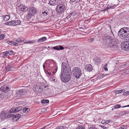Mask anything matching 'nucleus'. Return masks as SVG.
Masks as SVG:
<instances>
[{
	"mask_svg": "<svg viewBox=\"0 0 129 129\" xmlns=\"http://www.w3.org/2000/svg\"><path fill=\"white\" fill-rule=\"evenodd\" d=\"M71 71L68 64L66 62H63L60 74L61 81L64 82H68L71 79Z\"/></svg>",
	"mask_w": 129,
	"mask_h": 129,
	"instance_id": "nucleus-1",
	"label": "nucleus"
},
{
	"mask_svg": "<svg viewBox=\"0 0 129 129\" xmlns=\"http://www.w3.org/2000/svg\"><path fill=\"white\" fill-rule=\"evenodd\" d=\"M44 70L46 69L48 72L52 73L54 74L56 72L57 67L56 63L52 59H50L47 60L43 65Z\"/></svg>",
	"mask_w": 129,
	"mask_h": 129,
	"instance_id": "nucleus-2",
	"label": "nucleus"
},
{
	"mask_svg": "<svg viewBox=\"0 0 129 129\" xmlns=\"http://www.w3.org/2000/svg\"><path fill=\"white\" fill-rule=\"evenodd\" d=\"M103 40L104 41H106L107 43L110 47L114 46L116 44V42H113L111 37L109 36H107L104 37L103 38Z\"/></svg>",
	"mask_w": 129,
	"mask_h": 129,
	"instance_id": "nucleus-3",
	"label": "nucleus"
},
{
	"mask_svg": "<svg viewBox=\"0 0 129 129\" xmlns=\"http://www.w3.org/2000/svg\"><path fill=\"white\" fill-rule=\"evenodd\" d=\"M81 70L78 67H74L73 69V74L76 79H78L80 77L81 74Z\"/></svg>",
	"mask_w": 129,
	"mask_h": 129,
	"instance_id": "nucleus-4",
	"label": "nucleus"
},
{
	"mask_svg": "<svg viewBox=\"0 0 129 129\" xmlns=\"http://www.w3.org/2000/svg\"><path fill=\"white\" fill-rule=\"evenodd\" d=\"M65 7L64 4L63 3L59 4L57 6L56 10L57 13H63L65 10Z\"/></svg>",
	"mask_w": 129,
	"mask_h": 129,
	"instance_id": "nucleus-5",
	"label": "nucleus"
},
{
	"mask_svg": "<svg viewBox=\"0 0 129 129\" xmlns=\"http://www.w3.org/2000/svg\"><path fill=\"white\" fill-rule=\"evenodd\" d=\"M125 33L123 31L122 28H121L118 31V36L121 39L127 40H129V38L128 37Z\"/></svg>",
	"mask_w": 129,
	"mask_h": 129,
	"instance_id": "nucleus-6",
	"label": "nucleus"
},
{
	"mask_svg": "<svg viewBox=\"0 0 129 129\" xmlns=\"http://www.w3.org/2000/svg\"><path fill=\"white\" fill-rule=\"evenodd\" d=\"M29 13L26 15V17L31 18L37 13V10L34 7H31L29 8Z\"/></svg>",
	"mask_w": 129,
	"mask_h": 129,
	"instance_id": "nucleus-7",
	"label": "nucleus"
},
{
	"mask_svg": "<svg viewBox=\"0 0 129 129\" xmlns=\"http://www.w3.org/2000/svg\"><path fill=\"white\" fill-rule=\"evenodd\" d=\"M26 93L25 90L24 89H21L18 91L16 94V96L18 97L17 98H22L24 96V95Z\"/></svg>",
	"mask_w": 129,
	"mask_h": 129,
	"instance_id": "nucleus-8",
	"label": "nucleus"
},
{
	"mask_svg": "<svg viewBox=\"0 0 129 129\" xmlns=\"http://www.w3.org/2000/svg\"><path fill=\"white\" fill-rule=\"evenodd\" d=\"M122 48L125 51H129V42H124L121 44Z\"/></svg>",
	"mask_w": 129,
	"mask_h": 129,
	"instance_id": "nucleus-9",
	"label": "nucleus"
},
{
	"mask_svg": "<svg viewBox=\"0 0 129 129\" xmlns=\"http://www.w3.org/2000/svg\"><path fill=\"white\" fill-rule=\"evenodd\" d=\"M22 109V107L19 106L17 108L14 107L11 109L9 111L10 113H12L19 112Z\"/></svg>",
	"mask_w": 129,
	"mask_h": 129,
	"instance_id": "nucleus-10",
	"label": "nucleus"
},
{
	"mask_svg": "<svg viewBox=\"0 0 129 129\" xmlns=\"http://www.w3.org/2000/svg\"><path fill=\"white\" fill-rule=\"evenodd\" d=\"M85 69L86 71L90 72L92 71L93 70V68L90 64H87L85 66Z\"/></svg>",
	"mask_w": 129,
	"mask_h": 129,
	"instance_id": "nucleus-11",
	"label": "nucleus"
},
{
	"mask_svg": "<svg viewBox=\"0 0 129 129\" xmlns=\"http://www.w3.org/2000/svg\"><path fill=\"white\" fill-rule=\"evenodd\" d=\"M34 91L37 93H40L42 92L43 90V89L41 86H36L34 89Z\"/></svg>",
	"mask_w": 129,
	"mask_h": 129,
	"instance_id": "nucleus-12",
	"label": "nucleus"
},
{
	"mask_svg": "<svg viewBox=\"0 0 129 129\" xmlns=\"http://www.w3.org/2000/svg\"><path fill=\"white\" fill-rule=\"evenodd\" d=\"M58 3V0H50L48 4L50 5L53 6L56 5Z\"/></svg>",
	"mask_w": 129,
	"mask_h": 129,
	"instance_id": "nucleus-13",
	"label": "nucleus"
},
{
	"mask_svg": "<svg viewBox=\"0 0 129 129\" xmlns=\"http://www.w3.org/2000/svg\"><path fill=\"white\" fill-rule=\"evenodd\" d=\"M19 10L23 11H26L28 10L27 8L23 5H20L19 7Z\"/></svg>",
	"mask_w": 129,
	"mask_h": 129,
	"instance_id": "nucleus-14",
	"label": "nucleus"
},
{
	"mask_svg": "<svg viewBox=\"0 0 129 129\" xmlns=\"http://www.w3.org/2000/svg\"><path fill=\"white\" fill-rule=\"evenodd\" d=\"M21 115L19 114H18L13 117L12 119V121H16L18 120L20 117Z\"/></svg>",
	"mask_w": 129,
	"mask_h": 129,
	"instance_id": "nucleus-15",
	"label": "nucleus"
},
{
	"mask_svg": "<svg viewBox=\"0 0 129 129\" xmlns=\"http://www.w3.org/2000/svg\"><path fill=\"white\" fill-rule=\"evenodd\" d=\"M9 88L8 87L4 85L1 87V91L4 92H7L9 90Z\"/></svg>",
	"mask_w": 129,
	"mask_h": 129,
	"instance_id": "nucleus-16",
	"label": "nucleus"
},
{
	"mask_svg": "<svg viewBox=\"0 0 129 129\" xmlns=\"http://www.w3.org/2000/svg\"><path fill=\"white\" fill-rule=\"evenodd\" d=\"M14 52V51L11 50H9L5 52H4L3 54H4L3 55H12Z\"/></svg>",
	"mask_w": 129,
	"mask_h": 129,
	"instance_id": "nucleus-17",
	"label": "nucleus"
},
{
	"mask_svg": "<svg viewBox=\"0 0 129 129\" xmlns=\"http://www.w3.org/2000/svg\"><path fill=\"white\" fill-rule=\"evenodd\" d=\"M122 28L123 31L125 33V35H127L129 38V28L125 27Z\"/></svg>",
	"mask_w": 129,
	"mask_h": 129,
	"instance_id": "nucleus-18",
	"label": "nucleus"
},
{
	"mask_svg": "<svg viewBox=\"0 0 129 129\" xmlns=\"http://www.w3.org/2000/svg\"><path fill=\"white\" fill-rule=\"evenodd\" d=\"M53 48L54 50H62L64 49V47L58 45L53 47Z\"/></svg>",
	"mask_w": 129,
	"mask_h": 129,
	"instance_id": "nucleus-19",
	"label": "nucleus"
},
{
	"mask_svg": "<svg viewBox=\"0 0 129 129\" xmlns=\"http://www.w3.org/2000/svg\"><path fill=\"white\" fill-rule=\"evenodd\" d=\"M101 58L99 57H96L94 59L95 63L97 65L101 63Z\"/></svg>",
	"mask_w": 129,
	"mask_h": 129,
	"instance_id": "nucleus-20",
	"label": "nucleus"
},
{
	"mask_svg": "<svg viewBox=\"0 0 129 129\" xmlns=\"http://www.w3.org/2000/svg\"><path fill=\"white\" fill-rule=\"evenodd\" d=\"M5 111H2L0 114V118L2 120H4L5 119Z\"/></svg>",
	"mask_w": 129,
	"mask_h": 129,
	"instance_id": "nucleus-21",
	"label": "nucleus"
},
{
	"mask_svg": "<svg viewBox=\"0 0 129 129\" xmlns=\"http://www.w3.org/2000/svg\"><path fill=\"white\" fill-rule=\"evenodd\" d=\"M47 38L46 37H42L38 39V42L39 43H40L44 41L47 39Z\"/></svg>",
	"mask_w": 129,
	"mask_h": 129,
	"instance_id": "nucleus-22",
	"label": "nucleus"
},
{
	"mask_svg": "<svg viewBox=\"0 0 129 129\" xmlns=\"http://www.w3.org/2000/svg\"><path fill=\"white\" fill-rule=\"evenodd\" d=\"M6 71L7 72L9 71H12L14 70L13 68L9 65H8L6 67Z\"/></svg>",
	"mask_w": 129,
	"mask_h": 129,
	"instance_id": "nucleus-23",
	"label": "nucleus"
},
{
	"mask_svg": "<svg viewBox=\"0 0 129 129\" xmlns=\"http://www.w3.org/2000/svg\"><path fill=\"white\" fill-rule=\"evenodd\" d=\"M13 115L11 114H9L7 113H5V119L13 117Z\"/></svg>",
	"mask_w": 129,
	"mask_h": 129,
	"instance_id": "nucleus-24",
	"label": "nucleus"
},
{
	"mask_svg": "<svg viewBox=\"0 0 129 129\" xmlns=\"http://www.w3.org/2000/svg\"><path fill=\"white\" fill-rule=\"evenodd\" d=\"M117 5H116V4H114L111 3V4L108 5V8L110 9H113Z\"/></svg>",
	"mask_w": 129,
	"mask_h": 129,
	"instance_id": "nucleus-25",
	"label": "nucleus"
},
{
	"mask_svg": "<svg viewBox=\"0 0 129 129\" xmlns=\"http://www.w3.org/2000/svg\"><path fill=\"white\" fill-rule=\"evenodd\" d=\"M13 23L14 25H18L21 24V22L19 20L13 21Z\"/></svg>",
	"mask_w": 129,
	"mask_h": 129,
	"instance_id": "nucleus-26",
	"label": "nucleus"
},
{
	"mask_svg": "<svg viewBox=\"0 0 129 129\" xmlns=\"http://www.w3.org/2000/svg\"><path fill=\"white\" fill-rule=\"evenodd\" d=\"M125 91L124 89L120 90H116L115 91V92L116 94H119L122 93Z\"/></svg>",
	"mask_w": 129,
	"mask_h": 129,
	"instance_id": "nucleus-27",
	"label": "nucleus"
},
{
	"mask_svg": "<svg viewBox=\"0 0 129 129\" xmlns=\"http://www.w3.org/2000/svg\"><path fill=\"white\" fill-rule=\"evenodd\" d=\"M50 89L49 88V86L47 85L46 86H44V91H46V93H47V91H50Z\"/></svg>",
	"mask_w": 129,
	"mask_h": 129,
	"instance_id": "nucleus-28",
	"label": "nucleus"
},
{
	"mask_svg": "<svg viewBox=\"0 0 129 129\" xmlns=\"http://www.w3.org/2000/svg\"><path fill=\"white\" fill-rule=\"evenodd\" d=\"M3 18L4 19V20L5 21H7L10 18V16L8 15L3 16Z\"/></svg>",
	"mask_w": 129,
	"mask_h": 129,
	"instance_id": "nucleus-29",
	"label": "nucleus"
},
{
	"mask_svg": "<svg viewBox=\"0 0 129 129\" xmlns=\"http://www.w3.org/2000/svg\"><path fill=\"white\" fill-rule=\"evenodd\" d=\"M24 40L23 38H19L16 40V42L18 43H21L24 41Z\"/></svg>",
	"mask_w": 129,
	"mask_h": 129,
	"instance_id": "nucleus-30",
	"label": "nucleus"
},
{
	"mask_svg": "<svg viewBox=\"0 0 129 129\" xmlns=\"http://www.w3.org/2000/svg\"><path fill=\"white\" fill-rule=\"evenodd\" d=\"M5 24L9 25H14L13 21L7 22Z\"/></svg>",
	"mask_w": 129,
	"mask_h": 129,
	"instance_id": "nucleus-31",
	"label": "nucleus"
},
{
	"mask_svg": "<svg viewBox=\"0 0 129 129\" xmlns=\"http://www.w3.org/2000/svg\"><path fill=\"white\" fill-rule=\"evenodd\" d=\"M49 102L48 100H44L43 99L41 101V102L42 104H47Z\"/></svg>",
	"mask_w": 129,
	"mask_h": 129,
	"instance_id": "nucleus-32",
	"label": "nucleus"
},
{
	"mask_svg": "<svg viewBox=\"0 0 129 129\" xmlns=\"http://www.w3.org/2000/svg\"><path fill=\"white\" fill-rule=\"evenodd\" d=\"M29 110L28 108H24L23 109V111L25 113H27Z\"/></svg>",
	"mask_w": 129,
	"mask_h": 129,
	"instance_id": "nucleus-33",
	"label": "nucleus"
},
{
	"mask_svg": "<svg viewBox=\"0 0 129 129\" xmlns=\"http://www.w3.org/2000/svg\"><path fill=\"white\" fill-rule=\"evenodd\" d=\"M42 13L45 18H47V15L49 14V13H48L47 12H45L43 11Z\"/></svg>",
	"mask_w": 129,
	"mask_h": 129,
	"instance_id": "nucleus-34",
	"label": "nucleus"
},
{
	"mask_svg": "<svg viewBox=\"0 0 129 129\" xmlns=\"http://www.w3.org/2000/svg\"><path fill=\"white\" fill-rule=\"evenodd\" d=\"M7 43H8L9 45H14V42L12 41H7Z\"/></svg>",
	"mask_w": 129,
	"mask_h": 129,
	"instance_id": "nucleus-35",
	"label": "nucleus"
},
{
	"mask_svg": "<svg viewBox=\"0 0 129 129\" xmlns=\"http://www.w3.org/2000/svg\"><path fill=\"white\" fill-rule=\"evenodd\" d=\"M76 129H85V127L81 125L79 126Z\"/></svg>",
	"mask_w": 129,
	"mask_h": 129,
	"instance_id": "nucleus-36",
	"label": "nucleus"
},
{
	"mask_svg": "<svg viewBox=\"0 0 129 129\" xmlns=\"http://www.w3.org/2000/svg\"><path fill=\"white\" fill-rule=\"evenodd\" d=\"M5 38V35L4 34H0V40H3Z\"/></svg>",
	"mask_w": 129,
	"mask_h": 129,
	"instance_id": "nucleus-37",
	"label": "nucleus"
},
{
	"mask_svg": "<svg viewBox=\"0 0 129 129\" xmlns=\"http://www.w3.org/2000/svg\"><path fill=\"white\" fill-rule=\"evenodd\" d=\"M126 126L125 125L122 126L120 127L119 129H126L127 128Z\"/></svg>",
	"mask_w": 129,
	"mask_h": 129,
	"instance_id": "nucleus-38",
	"label": "nucleus"
},
{
	"mask_svg": "<svg viewBox=\"0 0 129 129\" xmlns=\"http://www.w3.org/2000/svg\"><path fill=\"white\" fill-rule=\"evenodd\" d=\"M72 14H73V12L72 13H71L69 15H68L67 17V18L68 19L70 18L72 16L73 17V15H72Z\"/></svg>",
	"mask_w": 129,
	"mask_h": 129,
	"instance_id": "nucleus-39",
	"label": "nucleus"
},
{
	"mask_svg": "<svg viewBox=\"0 0 129 129\" xmlns=\"http://www.w3.org/2000/svg\"><path fill=\"white\" fill-rule=\"evenodd\" d=\"M107 64L106 63H105V65L103 67L104 68V69L105 71H107L108 69L106 67Z\"/></svg>",
	"mask_w": 129,
	"mask_h": 129,
	"instance_id": "nucleus-40",
	"label": "nucleus"
},
{
	"mask_svg": "<svg viewBox=\"0 0 129 129\" xmlns=\"http://www.w3.org/2000/svg\"><path fill=\"white\" fill-rule=\"evenodd\" d=\"M115 109H118L120 107V105H117L115 106Z\"/></svg>",
	"mask_w": 129,
	"mask_h": 129,
	"instance_id": "nucleus-41",
	"label": "nucleus"
},
{
	"mask_svg": "<svg viewBox=\"0 0 129 129\" xmlns=\"http://www.w3.org/2000/svg\"><path fill=\"white\" fill-rule=\"evenodd\" d=\"M124 95H128L129 94V91H126L123 93Z\"/></svg>",
	"mask_w": 129,
	"mask_h": 129,
	"instance_id": "nucleus-42",
	"label": "nucleus"
},
{
	"mask_svg": "<svg viewBox=\"0 0 129 129\" xmlns=\"http://www.w3.org/2000/svg\"><path fill=\"white\" fill-rule=\"evenodd\" d=\"M94 40V38H91V39H89L88 40V41L89 42H92V41H93Z\"/></svg>",
	"mask_w": 129,
	"mask_h": 129,
	"instance_id": "nucleus-43",
	"label": "nucleus"
},
{
	"mask_svg": "<svg viewBox=\"0 0 129 129\" xmlns=\"http://www.w3.org/2000/svg\"><path fill=\"white\" fill-rule=\"evenodd\" d=\"M100 126L102 128L104 129H107V127H106L104 126L100 125Z\"/></svg>",
	"mask_w": 129,
	"mask_h": 129,
	"instance_id": "nucleus-44",
	"label": "nucleus"
},
{
	"mask_svg": "<svg viewBox=\"0 0 129 129\" xmlns=\"http://www.w3.org/2000/svg\"><path fill=\"white\" fill-rule=\"evenodd\" d=\"M125 114H126V112L125 111L120 112L121 116L123 115H124Z\"/></svg>",
	"mask_w": 129,
	"mask_h": 129,
	"instance_id": "nucleus-45",
	"label": "nucleus"
},
{
	"mask_svg": "<svg viewBox=\"0 0 129 129\" xmlns=\"http://www.w3.org/2000/svg\"><path fill=\"white\" fill-rule=\"evenodd\" d=\"M89 129H97L94 126H92L90 127Z\"/></svg>",
	"mask_w": 129,
	"mask_h": 129,
	"instance_id": "nucleus-46",
	"label": "nucleus"
},
{
	"mask_svg": "<svg viewBox=\"0 0 129 129\" xmlns=\"http://www.w3.org/2000/svg\"><path fill=\"white\" fill-rule=\"evenodd\" d=\"M64 128V127H63V126H60L59 127H58V128H57V129H63Z\"/></svg>",
	"mask_w": 129,
	"mask_h": 129,
	"instance_id": "nucleus-47",
	"label": "nucleus"
},
{
	"mask_svg": "<svg viewBox=\"0 0 129 129\" xmlns=\"http://www.w3.org/2000/svg\"><path fill=\"white\" fill-rule=\"evenodd\" d=\"M50 80L51 81H55V79L53 78H51Z\"/></svg>",
	"mask_w": 129,
	"mask_h": 129,
	"instance_id": "nucleus-48",
	"label": "nucleus"
},
{
	"mask_svg": "<svg viewBox=\"0 0 129 129\" xmlns=\"http://www.w3.org/2000/svg\"><path fill=\"white\" fill-rule=\"evenodd\" d=\"M35 42V41L34 40H32L31 41H29V43H34Z\"/></svg>",
	"mask_w": 129,
	"mask_h": 129,
	"instance_id": "nucleus-49",
	"label": "nucleus"
},
{
	"mask_svg": "<svg viewBox=\"0 0 129 129\" xmlns=\"http://www.w3.org/2000/svg\"><path fill=\"white\" fill-rule=\"evenodd\" d=\"M18 44L17 43H16L14 42V45L13 46H17Z\"/></svg>",
	"mask_w": 129,
	"mask_h": 129,
	"instance_id": "nucleus-50",
	"label": "nucleus"
},
{
	"mask_svg": "<svg viewBox=\"0 0 129 129\" xmlns=\"http://www.w3.org/2000/svg\"><path fill=\"white\" fill-rule=\"evenodd\" d=\"M109 9V8H108V6H107V7H106V8H105V9L103 10V11H105L107 10V9Z\"/></svg>",
	"mask_w": 129,
	"mask_h": 129,
	"instance_id": "nucleus-51",
	"label": "nucleus"
},
{
	"mask_svg": "<svg viewBox=\"0 0 129 129\" xmlns=\"http://www.w3.org/2000/svg\"><path fill=\"white\" fill-rule=\"evenodd\" d=\"M76 0H70V2L71 3H73L75 2Z\"/></svg>",
	"mask_w": 129,
	"mask_h": 129,
	"instance_id": "nucleus-52",
	"label": "nucleus"
},
{
	"mask_svg": "<svg viewBox=\"0 0 129 129\" xmlns=\"http://www.w3.org/2000/svg\"><path fill=\"white\" fill-rule=\"evenodd\" d=\"M24 42L25 43H29V41H25Z\"/></svg>",
	"mask_w": 129,
	"mask_h": 129,
	"instance_id": "nucleus-53",
	"label": "nucleus"
},
{
	"mask_svg": "<svg viewBox=\"0 0 129 129\" xmlns=\"http://www.w3.org/2000/svg\"><path fill=\"white\" fill-rule=\"evenodd\" d=\"M108 75V74H103L102 75H103V77L104 76H106V75Z\"/></svg>",
	"mask_w": 129,
	"mask_h": 129,
	"instance_id": "nucleus-54",
	"label": "nucleus"
},
{
	"mask_svg": "<svg viewBox=\"0 0 129 129\" xmlns=\"http://www.w3.org/2000/svg\"><path fill=\"white\" fill-rule=\"evenodd\" d=\"M129 107V105L127 106H124L123 107Z\"/></svg>",
	"mask_w": 129,
	"mask_h": 129,
	"instance_id": "nucleus-55",
	"label": "nucleus"
},
{
	"mask_svg": "<svg viewBox=\"0 0 129 129\" xmlns=\"http://www.w3.org/2000/svg\"><path fill=\"white\" fill-rule=\"evenodd\" d=\"M44 12H47L48 13H49V12H48V11H47V10H46V11H45Z\"/></svg>",
	"mask_w": 129,
	"mask_h": 129,
	"instance_id": "nucleus-56",
	"label": "nucleus"
},
{
	"mask_svg": "<svg viewBox=\"0 0 129 129\" xmlns=\"http://www.w3.org/2000/svg\"><path fill=\"white\" fill-rule=\"evenodd\" d=\"M103 122H104L103 121H102V122H101V123H103Z\"/></svg>",
	"mask_w": 129,
	"mask_h": 129,
	"instance_id": "nucleus-57",
	"label": "nucleus"
},
{
	"mask_svg": "<svg viewBox=\"0 0 129 129\" xmlns=\"http://www.w3.org/2000/svg\"><path fill=\"white\" fill-rule=\"evenodd\" d=\"M1 29H0V33L1 32Z\"/></svg>",
	"mask_w": 129,
	"mask_h": 129,
	"instance_id": "nucleus-58",
	"label": "nucleus"
},
{
	"mask_svg": "<svg viewBox=\"0 0 129 129\" xmlns=\"http://www.w3.org/2000/svg\"><path fill=\"white\" fill-rule=\"evenodd\" d=\"M2 129H6V128H3Z\"/></svg>",
	"mask_w": 129,
	"mask_h": 129,
	"instance_id": "nucleus-59",
	"label": "nucleus"
},
{
	"mask_svg": "<svg viewBox=\"0 0 129 129\" xmlns=\"http://www.w3.org/2000/svg\"><path fill=\"white\" fill-rule=\"evenodd\" d=\"M45 110H46V109H44Z\"/></svg>",
	"mask_w": 129,
	"mask_h": 129,
	"instance_id": "nucleus-60",
	"label": "nucleus"
},
{
	"mask_svg": "<svg viewBox=\"0 0 129 129\" xmlns=\"http://www.w3.org/2000/svg\"><path fill=\"white\" fill-rule=\"evenodd\" d=\"M81 0H79V1H81Z\"/></svg>",
	"mask_w": 129,
	"mask_h": 129,
	"instance_id": "nucleus-61",
	"label": "nucleus"
}]
</instances>
